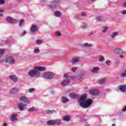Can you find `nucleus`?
<instances>
[{
	"label": "nucleus",
	"mask_w": 126,
	"mask_h": 126,
	"mask_svg": "<svg viewBox=\"0 0 126 126\" xmlns=\"http://www.w3.org/2000/svg\"><path fill=\"white\" fill-rule=\"evenodd\" d=\"M6 20L7 22H9V23H16L17 22V20L15 19H13L11 17H8L6 18Z\"/></svg>",
	"instance_id": "nucleus-9"
},
{
	"label": "nucleus",
	"mask_w": 126,
	"mask_h": 126,
	"mask_svg": "<svg viewBox=\"0 0 126 126\" xmlns=\"http://www.w3.org/2000/svg\"><path fill=\"white\" fill-rule=\"evenodd\" d=\"M55 15L56 17H61L62 16V12L59 11H56L55 12Z\"/></svg>",
	"instance_id": "nucleus-28"
},
{
	"label": "nucleus",
	"mask_w": 126,
	"mask_h": 126,
	"mask_svg": "<svg viewBox=\"0 0 126 126\" xmlns=\"http://www.w3.org/2000/svg\"><path fill=\"white\" fill-rule=\"evenodd\" d=\"M63 121L65 122H69L70 121V116L68 115H66L63 117Z\"/></svg>",
	"instance_id": "nucleus-27"
},
{
	"label": "nucleus",
	"mask_w": 126,
	"mask_h": 126,
	"mask_svg": "<svg viewBox=\"0 0 126 126\" xmlns=\"http://www.w3.org/2000/svg\"><path fill=\"white\" fill-rule=\"evenodd\" d=\"M33 53H34V54H38V53H40V50L39 49H35L34 50Z\"/></svg>",
	"instance_id": "nucleus-37"
},
{
	"label": "nucleus",
	"mask_w": 126,
	"mask_h": 126,
	"mask_svg": "<svg viewBox=\"0 0 126 126\" xmlns=\"http://www.w3.org/2000/svg\"><path fill=\"white\" fill-rule=\"evenodd\" d=\"M96 0H91V1H95Z\"/></svg>",
	"instance_id": "nucleus-55"
},
{
	"label": "nucleus",
	"mask_w": 126,
	"mask_h": 126,
	"mask_svg": "<svg viewBox=\"0 0 126 126\" xmlns=\"http://www.w3.org/2000/svg\"><path fill=\"white\" fill-rule=\"evenodd\" d=\"M87 95L86 94L82 95L79 99L78 100V102L79 105L82 108L84 109H87L88 107H90L93 103V100L91 99H87Z\"/></svg>",
	"instance_id": "nucleus-1"
},
{
	"label": "nucleus",
	"mask_w": 126,
	"mask_h": 126,
	"mask_svg": "<svg viewBox=\"0 0 126 126\" xmlns=\"http://www.w3.org/2000/svg\"><path fill=\"white\" fill-rule=\"evenodd\" d=\"M81 27L83 29H85V28H87V25H86V24H83V25H81Z\"/></svg>",
	"instance_id": "nucleus-34"
},
{
	"label": "nucleus",
	"mask_w": 126,
	"mask_h": 126,
	"mask_svg": "<svg viewBox=\"0 0 126 126\" xmlns=\"http://www.w3.org/2000/svg\"><path fill=\"white\" fill-rule=\"evenodd\" d=\"M42 77L49 80L53 79V78L54 77V73L49 71L46 72L43 74Z\"/></svg>",
	"instance_id": "nucleus-5"
},
{
	"label": "nucleus",
	"mask_w": 126,
	"mask_h": 126,
	"mask_svg": "<svg viewBox=\"0 0 126 126\" xmlns=\"http://www.w3.org/2000/svg\"><path fill=\"white\" fill-rule=\"evenodd\" d=\"M81 47H82L83 48L84 47H88L89 48H91L92 47V44H89V43H86L84 44H82Z\"/></svg>",
	"instance_id": "nucleus-29"
},
{
	"label": "nucleus",
	"mask_w": 126,
	"mask_h": 126,
	"mask_svg": "<svg viewBox=\"0 0 126 126\" xmlns=\"http://www.w3.org/2000/svg\"><path fill=\"white\" fill-rule=\"evenodd\" d=\"M35 111H37L35 107H32L28 110V112H34Z\"/></svg>",
	"instance_id": "nucleus-31"
},
{
	"label": "nucleus",
	"mask_w": 126,
	"mask_h": 126,
	"mask_svg": "<svg viewBox=\"0 0 126 126\" xmlns=\"http://www.w3.org/2000/svg\"><path fill=\"white\" fill-rule=\"evenodd\" d=\"M10 80H13L14 82H17L18 81V77L15 75H11L9 76Z\"/></svg>",
	"instance_id": "nucleus-12"
},
{
	"label": "nucleus",
	"mask_w": 126,
	"mask_h": 126,
	"mask_svg": "<svg viewBox=\"0 0 126 126\" xmlns=\"http://www.w3.org/2000/svg\"><path fill=\"white\" fill-rule=\"evenodd\" d=\"M96 19L97 20V21H99V22H102L103 21H105V18L100 16L96 17Z\"/></svg>",
	"instance_id": "nucleus-23"
},
{
	"label": "nucleus",
	"mask_w": 126,
	"mask_h": 126,
	"mask_svg": "<svg viewBox=\"0 0 126 126\" xmlns=\"http://www.w3.org/2000/svg\"><path fill=\"white\" fill-rule=\"evenodd\" d=\"M114 54L121 55V54H124L125 52H124V50L122 48H116L114 50Z\"/></svg>",
	"instance_id": "nucleus-11"
},
{
	"label": "nucleus",
	"mask_w": 126,
	"mask_h": 126,
	"mask_svg": "<svg viewBox=\"0 0 126 126\" xmlns=\"http://www.w3.org/2000/svg\"><path fill=\"white\" fill-rule=\"evenodd\" d=\"M106 81H107V78H104L103 79L99 80L98 81V83H99V84L102 85V84H104V83H106Z\"/></svg>",
	"instance_id": "nucleus-22"
},
{
	"label": "nucleus",
	"mask_w": 126,
	"mask_h": 126,
	"mask_svg": "<svg viewBox=\"0 0 126 126\" xmlns=\"http://www.w3.org/2000/svg\"><path fill=\"white\" fill-rule=\"evenodd\" d=\"M118 89H120L122 92H126V85L120 86Z\"/></svg>",
	"instance_id": "nucleus-21"
},
{
	"label": "nucleus",
	"mask_w": 126,
	"mask_h": 126,
	"mask_svg": "<svg viewBox=\"0 0 126 126\" xmlns=\"http://www.w3.org/2000/svg\"><path fill=\"white\" fill-rule=\"evenodd\" d=\"M105 63H106V64H108V65H110V63H111V61L110 60H107L105 62Z\"/></svg>",
	"instance_id": "nucleus-44"
},
{
	"label": "nucleus",
	"mask_w": 126,
	"mask_h": 126,
	"mask_svg": "<svg viewBox=\"0 0 126 126\" xmlns=\"http://www.w3.org/2000/svg\"><path fill=\"white\" fill-rule=\"evenodd\" d=\"M47 124L48 125V126H51L52 125H55V120H50V121H47Z\"/></svg>",
	"instance_id": "nucleus-30"
},
{
	"label": "nucleus",
	"mask_w": 126,
	"mask_h": 126,
	"mask_svg": "<svg viewBox=\"0 0 126 126\" xmlns=\"http://www.w3.org/2000/svg\"><path fill=\"white\" fill-rule=\"evenodd\" d=\"M39 71H37L36 68L34 67L33 70H30L29 72V75L31 77H38L40 75Z\"/></svg>",
	"instance_id": "nucleus-2"
},
{
	"label": "nucleus",
	"mask_w": 126,
	"mask_h": 126,
	"mask_svg": "<svg viewBox=\"0 0 126 126\" xmlns=\"http://www.w3.org/2000/svg\"><path fill=\"white\" fill-rule=\"evenodd\" d=\"M64 77L66 78V79H67V78H68V79H69V77L68 76V74H67V73L64 74Z\"/></svg>",
	"instance_id": "nucleus-42"
},
{
	"label": "nucleus",
	"mask_w": 126,
	"mask_h": 126,
	"mask_svg": "<svg viewBox=\"0 0 126 126\" xmlns=\"http://www.w3.org/2000/svg\"><path fill=\"white\" fill-rule=\"evenodd\" d=\"M108 29H109V27H102L101 28V32L102 33L107 32V31H108Z\"/></svg>",
	"instance_id": "nucleus-24"
},
{
	"label": "nucleus",
	"mask_w": 126,
	"mask_h": 126,
	"mask_svg": "<svg viewBox=\"0 0 126 126\" xmlns=\"http://www.w3.org/2000/svg\"><path fill=\"white\" fill-rule=\"evenodd\" d=\"M120 59H123L124 58V56L123 55H121L119 56Z\"/></svg>",
	"instance_id": "nucleus-52"
},
{
	"label": "nucleus",
	"mask_w": 126,
	"mask_h": 126,
	"mask_svg": "<svg viewBox=\"0 0 126 126\" xmlns=\"http://www.w3.org/2000/svg\"><path fill=\"white\" fill-rule=\"evenodd\" d=\"M69 97L71 99H78L79 98V96L74 93L70 94Z\"/></svg>",
	"instance_id": "nucleus-17"
},
{
	"label": "nucleus",
	"mask_w": 126,
	"mask_h": 126,
	"mask_svg": "<svg viewBox=\"0 0 126 126\" xmlns=\"http://www.w3.org/2000/svg\"><path fill=\"white\" fill-rule=\"evenodd\" d=\"M120 77L122 78H125L126 77V69L123 71V72L120 73Z\"/></svg>",
	"instance_id": "nucleus-25"
},
{
	"label": "nucleus",
	"mask_w": 126,
	"mask_h": 126,
	"mask_svg": "<svg viewBox=\"0 0 126 126\" xmlns=\"http://www.w3.org/2000/svg\"><path fill=\"white\" fill-rule=\"evenodd\" d=\"M4 49H0V55H3L4 54Z\"/></svg>",
	"instance_id": "nucleus-35"
},
{
	"label": "nucleus",
	"mask_w": 126,
	"mask_h": 126,
	"mask_svg": "<svg viewBox=\"0 0 126 126\" xmlns=\"http://www.w3.org/2000/svg\"><path fill=\"white\" fill-rule=\"evenodd\" d=\"M112 126H116V124H112Z\"/></svg>",
	"instance_id": "nucleus-54"
},
{
	"label": "nucleus",
	"mask_w": 126,
	"mask_h": 126,
	"mask_svg": "<svg viewBox=\"0 0 126 126\" xmlns=\"http://www.w3.org/2000/svg\"><path fill=\"white\" fill-rule=\"evenodd\" d=\"M54 112H56V110H47L46 111V114H47L48 115L50 114H53V113H54Z\"/></svg>",
	"instance_id": "nucleus-32"
},
{
	"label": "nucleus",
	"mask_w": 126,
	"mask_h": 126,
	"mask_svg": "<svg viewBox=\"0 0 126 126\" xmlns=\"http://www.w3.org/2000/svg\"><path fill=\"white\" fill-rule=\"evenodd\" d=\"M123 5L124 7H126V2L123 3Z\"/></svg>",
	"instance_id": "nucleus-51"
},
{
	"label": "nucleus",
	"mask_w": 126,
	"mask_h": 126,
	"mask_svg": "<svg viewBox=\"0 0 126 126\" xmlns=\"http://www.w3.org/2000/svg\"><path fill=\"white\" fill-rule=\"evenodd\" d=\"M19 92V89L18 88H13L10 90V94L11 95H15V94H17Z\"/></svg>",
	"instance_id": "nucleus-6"
},
{
	"label": "nucleus",
	"mask_w": 126,
	"mask_h": 126,
	"mask_svg": "<svg viewBox=\"0 0 126 126\" xmlns=\"http://www.w3.org/2000/svg\"><path fill=\"white\" fill-rule=\"evenodd\" d=\"M55 34L57 35V36H61V32H57Z\"/></svg>",
	"instance_id": "nucleus-45"
},
{
	"label": "nucleus",
	"mask_w": 126,
	"mask_h": 126,
	"mask_svg": "<svg viewBox=\"0 0 126 126\" xmlns=\"http://www.w3.org/2000/svg\"><path fill=\"white\" fill-rule=\"evenodd\" d=\"M55 125H61V120L57 119L55 120Z\"/></svg>",
	"instance_id": "nucleus-33"
},
{
	"label": "nucleus",
	"mask_w": 126,
	"mask_h": 126,
	"mask_svg": "<svg viewBox=\"0 0 126 126\" xmlns=\"http://www.w3.org/2000/svg\"><path fill=\"white\" fill-rule=\"evenodd\" d=\"M10 119L11 120V122H16V121H17V114H12L11 116Z\"/></svg>",
	"instance_id": "nucleus-15"
},
{
	"label": "nucleus",
	"mask_w": 126,
	"mask_h": 126,
	"mask_svg": "<svg viewBox=\"0 0 126 126\" xmlns=\"http://www.w3.org/2000/svg\"><path fill=\"white\" fill-rule=\"evenodd\" d=\"M5 1L4 0H0V4H4Z\"/></svg>",
	"instance_id": "nucleus-43"
},
{
	"label": "nucleus",
	"mask_w": 126,
	"mask_h": 126,
	"mask_svg": "<svg viewBox=\"0 0 126 126\" xmlns=\"http://www.w3.org/2000/svg\"><path fill=\"white\" fill-rule=\"evenodd\" d=\"M3 126H7V125L6 124V123H3Z\"/></svg>",
	"instance_id": "nucleus-53"
},
{
	"label": "nucleus",
	"mask_w": 126,
	"mask_h": 126,
	"mask_svg": "<svg viewBox=\"0 0 126 126\" xmlns=\"http://www.w3.org/2000/svg\"><path fill=\"white\" fill-rule=\"evenodd\" d=\"M100 70V68L98 67H94L92 70L91 72L93 73H97Z\"/></svg>",
	"instance_id": "nucleus-20"
},
{
	"label": "nucleus",
	"mask_w": 126,
	"mask_h": 126,
	"mask_svg": "<svg viewBox=\"0 0 126 126\" xmlns=\"http://www.w3.org/2000/svg\"><path fill=\"white\" fill-rule=\"evenodd\" d=\"M81 16H82L83 17H86L87 16L86 13L84 12H81Z\"/></svg>",
	"instance_id": "nucleus-39"
},
{
	"label": "nucleus",
	"mask_w": 126,
	"mask_h": 126,
	"mask_svg": "<svg viewBox=\"0 0 126 126\" xmlns=\"http://www.w3.org/2000/svg\"><path fill=\"white\" fill-rule=\"evenodd\" d=\"M36 71H45L46 70V67L42 66H36L35 67Z\"/></svg>",
	"instance_id": "nucleus-16"
},
{
	"label": "nucleus",
	"mask_w": 126,
	"mask_h": 126,
	"mask_svg": "<svg viewBox=\"0 0 126 126\" xmlns=\"http://www.w3.org/2000/svg\"><path fill=\"white\" fill-rule=\"evenodd\" d=\"M79 62H80V58L79 57H74L72 59L71 63L72 64H76Z\"/></svg>",
	"instance_id": "nucleus-10"
},
{
	"label": "nucleus",
	"mask_w": 126,
	"mask_h": 126,
	"mask_svg": "<svg viewBox=\"0 0 126 126\" xmlns=\"http://www.w3.org/2000/svg\"><path fill=\"white\" fill-rule=\"evenodd\" d=\"M122 14H123V15H125V14H126V10H123Z\"/></svg>",
	"instance_id": "nucleus-50"
},
{
	"label": "nucleus",
	"mask_w": 126,
	"mask_h": 126,
	"mask_svg": "<svg viewBox=\"0 0 126 126\" xmlns=\"http://www.w3.org/2000/svg\"><path fill=\"white\" fill-rule=\"evenodd\" d=\"M1 12H3V10L0 9V17L2 16Z\"/></svg>",
	"instance_id": "nucleus-49"
},
{
	"label": "nucleus",
	"mask_w": 126,
	"mask_h": 126,
	"mask_svg": "<svg viewBox=\"0 0 126 126\" xmlns=\"http://www.w3.org/2000/svg\"><path fill=\"white\" fill-rule=\"evenodd\" d=\"M23 22H24V20L23 19H21L19 22V26H21L22 25V23H23Z\"/></svg>",
	"instance_id": "nucleus-36"
},
{
	"label": "nucleus",
	"mask_w": 126,
	"mask_h": 126,
	"mask_svg": "<svg viewBox=\"0 0 126 126\" xmlns=\"http://www.w3.org/2000/svg\"><path fill=\"white\" fill-rule=\"evenodd\" d=\"M37 29L38 28L36 26L32 25L30 30L31 33H32V34H35V33H36L37 32Z\"/></svg>",
	"instance_id": "nucleus-13"
},
{
	"label": "nucleus",
	"mask_w": 126,
	"mask_h": 126,
	"mask_svg": "<svg viewBox=\"0 0 126 126\" xmlns=\"http://www.w3.org/2000/svg\"><path fill=\"white\" fill-rule=\"evenodd\" d=\"M20 100L21 102H23V104H26V105H28V104H29V100H28L27 97L25 96H21Z\"/></svg>",
	"instance_id": "nucleus-7"
},
{
	"label": "nucleus",
	"mask_w": 126,
	"mask_h": 126,
	"mask_svg": "<svg viewBox=\"0 0 126 126\" xmlns=\"http://www.w3.org/2000/svg\"><path fill=\"white\" fill-rule=\"evenodd\" d=\"M76 69H77V68L76 67H73L71 69V70L73 72H74V71H75Z\"/></svg>",
	"instance_id": "nucleus-46"
},
{
	"label": "nucleus",
	"mask_w": 126,
	"mask_h": 126,
	"mask_svg": "<svg viewBox=\"0 0 126 126\" xmlns=\"http://www.w3.org/2000/svg\"><path fill=\"white\" fill-rule=\"evenodd\" d=\"M26 31H24L21 34L22 36H24V35H26Z\"/></svg>",
	"instance_id": "nucleus-48"
},
{
	"label": "nucleus",
	"mask_w": 126,
	"mask_h": 126,
	"mask_svg": "<svg viewBox=\"0 0 126 126\" xmlns=\"http://www.w3.org/2000/svg\"><path fill=\"white\" fill-rule=\"evenodd\" d=\"M28 104H26L25 103H23V102H20L18 104V108L19 110V111H21V112L24 110V108L27 106Z\"/></svg>",
	"instance_id": "nucleus-8"
},
{
	"label": "nucleus",
	"mask_w": 126,
	"mask_h": 126,
	"mask_svg": "<svg viewBox=\"0 0 126 126\" xmlns=\"http://www.w3.org/2000/svg\"><path fill=\"white\" fill-rule=\"evenodd\" d=\"M61 101L63 104H66L68 102H69V99L67 97L63 96Z\"/></svg>",
	"instance_id": "nucleus-19"
},
{
	"label": "nucleus",
	"mask_w": 126,
	"mask_h": 126,
	"mask_svg": "<svg viewBox=\"0 0 126 126\" xmlns=\"http://www.w3.org/2000/svg\"><path fill=\"white\" fill-rule=\"evenodd\" d=\"M42 40H41L40 39H38L36 41V44H37V45H41V44H42Z\"/></svg>",
	"instance_id": "nucleus-38"
},
{
	"label": "nucleus",
	"mask_w": 126,
	"mask_h": 126,
	"mask_svg": "<svg viewBox=\"0 0 126 126\" xmlns=\"http://www.w3.org/2000/svg\"><path fill=\"white\" fill-rule=\"evenodd\" d=\"M0 62L1 63H8L10 64H13L15 63V60L11 57H8L4 59H1Z\"/></svg>",
	"instance_id": "nucleus-4"
},
{
	"label": "nucleus",
	"mask_w": 126,
	"mask_h": 126,
	"mask_svg": "<svg viewBox=\"0 0 126 126\" xmlns=\"http://www.w3.org/2000/svg\"><path fill=\"white\" fill-rule=\"evenodd\" d=\"M99 62H104L105 61V59H104L103 57H101L99 59Z\"/></svg>",
	"instance_id": "nucleus-41"
},
{
	"label": "nucleus",
	"mask_w": 126,
	"mask_h": 126,
	"mask_svg": "<svg viewBox=\"0 0 126 126\" xmlns=\"http://www.w3.org/2000/svg\"><path fill=\"white\" fill-rule=\"evenodd\" d=\"M11 42V41H10L9 40H7L5 41V43L6 44H10Z\"/></svg>",
	"instance_id": "nucleus-47"
},
{
	"label": "nucleus",
	"mask_w": 126,
	"mask_h": 126,
	"mask_svg": "<svg viewBox=\"0 0 126 126\" xmlns=\"http://www.w3.org/2000/svg\"><path fill=\"white\" fill-rule=\"evenodd\" d=\"M119 35V32H114L112 33L111 35V38H115V37H117V36Z\"/></svg>",
	"instance_id": "nucleus-26"
},
{
	"label": "nucleus",
	"mask_w": 126,
	"mask_h": 126,
	"mask_svg": "<svg viewBox=\"0 0 126 126\" xmlns=\"http://www.w3.org/2000/svg\"><path fill=\"white\" fill-rule=\"evenodd\" d=\"M70 80L68 79V78L67 79L64 80L62 83V86H67L68 84H69Z\"/></svg>",
	"instance_id": "nucleus-14"
},
{
	"label": "nucleus",
	"mask_w": 126,
	"mask_h": 126,
	"mask_svg": "<svg viewBox=\"0 0 126 126\" xmlns=\"http://www.w3.org/2000/svg\"><path fill=\"white\" fill-rule=\"evenodd\" d=\"M34 88H31L29 90V93H32V92H34Z\"/></svg>",
	"instance_id": "nucleus-40"
},
{
	"label": "nucleus",
	"mask_w": 126,
	"mask_h": 126,
	"mask_svg": "<svg viewBox=\"0 0 126 126\" xmlns=\"http://www.w3.org/2000/svg\"><path fill=\"white\" fill-rule=\"evenodd\" d=\"M60 1V0H53L52 1L51 3L49 5V8L53 9L56 8V7H59Z\"/></svg>",
	"instance_id": "nucleus-3"
},
{
	"label": "nucleus",
	"mask_w": 126,
	"mask_h": 126,
	"mask_svg": "<svg viewBox=\"0 0 126 126\" xmlns=\"http://www.w3.org/2000/svg\"><path fill=\"white\" fill-rule=\"evenodd\" d=\"M92 95H99V91L98 90H92L90 91Z\"/></svg>",
	"instance_id": "nucleus-18"
}]
</instances>
